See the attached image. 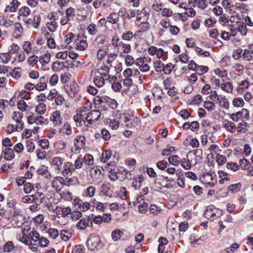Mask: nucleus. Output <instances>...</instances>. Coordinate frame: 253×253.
Masks as SVG:
<instances>
[{
    "label": "nucleus",
    "mask_w": 253,
    "mask_h": 253,
    "mask_svg": "<svg viewBox=\"0 0 253 253\" xmlns=\"http://www.w3.org/2000/svg\"><path fill=\"white\" fill-rule=\"evenodd\" d=\"M86 115V116L85 119L87 120L88 122L90 123L91 121L97 120L100 118V113L98 110H93Z\"/></svg>",
    "instance_id": "nucleus-1"
},
{
    "label": "nucleus",
    "mask_w": 253,
    "mask_h": 253,
    "mask_svg": "<svg viewBox=\"0 0 253 253\" xmlns=\"http://www.w3.org/2000/svg\"><path fill=\"white\" fill-rule=\"evenodd\" d=\"M13 220L14 221L15 224L18 227H21L24 223L25 222V217L19 213L13 215Z\"/></svg>",
    "instance_id": "nucleus-2"
},
{
    "label": "nucleus",
    "mask_w": 253,
    "mask_h": 253,
    "mask_svg": "<svg viewBox=\"0 0 253 253\" xmlns=\"http://www.w3.org/2000/svg\"><path fill=\"white\" fill-rule=\"evenodd\" d=\"M87 221H90V226H92L93 221L95 223L99 224L102 222V219H101V216H94L93 214H92L90 216H89L87 218Z\"/></svg>",
    "instance_id": "nucleus-3"
},
{
    "label": "nucleus",
    "mask_w": 253,
    "mask_h": 253,
    "mask_svg": "<svg viewBox=\"0 0 253 253\" xmlns=\"http://www.w3.org/2000/svg\"><path fill=\"white\" fill-rule=\"evenodd\" d=\"M90 221H87V219H82L77 224L78 229L81 230H84L87 226H89Z\"/></svg>",
    "instance_id": "nucleus-4"
},
{
    "label": "nucleus",
    "mask_w": 253,
    "mask_h": 253,
    "mask_svg": "<svg viewBox=\"0 0 253 253\" xmlns=\"http://www.w3.org/2000/svg\"><path fill=\"white\" fill-rule=\"evenodd\" d=\"M38 200V198L36 195H27L22 198V202L24 203H30L33 202H36Z\"/></svg>",
    "instance_id": "nucleus-5"
},
{
    "label": "nucleus",
    "mask_w": 253,
    "mask_h": 253,
    "mask_svg": "<svg viewBox=\"0 0 253 253\" xmlns=\"http://www.w3.org/2000/svg\"><path fill=\"white\" fill-rule=\"evenodd\" d=\"M112 153L110 150H105L102 154L101 158V161L103 163H106L109 159L111 157Z\"/></svg>",
    "instance_id": "nucleus-6"
},
{
    "label": "nucleus",
    "mask_w": 253,
    "mask_h": 253,
    "mask_svg": "<svg viewBox=\"0 0 253 253\" xmlns=\"http://www.w3.org/2000/svg\"><path fill=\"white\" fill-rule=\"evenodd\" d=\"M220 85L221 88L225 91L231 92L232 91L233 87L231 84L229 82L222 83Z\"/></svg>",
    "instance_id": "nucleus-7"
},
{
    "label": "nucleus",
    "mask_w": 253,
    "mask_h": 253,
    "mask_svg": "<svg viewBox=\"0 0 253 253\" xmlns=\"http://www.w3.org/2000/svg\"><path fill=\"white\" fill-rule=\"evenodd\" d=\"M107 20L112 24L116 23L119 21V16L117 13H112L108 17Z\"/></svg>",
    "instance_id": "nucleus-8"
},
{
    "label": "nucleus",
    "mask_w": 253,
    "mask_h": 253,
    "mask_svg": "<svg viewBox=\"0 0 253 253\" xmlns=\"http://www.w3.org/2000/svg\"><path fill=\"white\" fill-rule=\"evenodd\" d=\"M90 172L92 177H95V176H97L100 178V177L102 176L101 171L97 168H92L90 169Z\"/></svg>",
    "instance_id": "nucleus-9"
},
{
    "label": "nucleus",
    "mask_w": 253,
    "mask_h": 253,
    "mask_svg": "<svg viewBox=\"0 0 253 253\" xmlns=\"http://www.w3.org/2000/svg\"><path fill=\"white\" fill-rule=\"evenodd\" d=\"M17 112H15L13 113V118L14 120H15L17 122H18L19 124H20V126H19L18 125L16 126V130H18V129H20V130H22L23 128V123L21 124V121L20 120L19 118H18V115L17 114Z\"/></svg>",
    "instance_id": "nucleus-10"
},
{
    "label": "nucleus",
    "mask_w": 253,
    "mask_h": 253,
    "mask_svg": "<svg viewBox=\"0 0 253 253\" xmlns=\"http://www.w3.org/2000/svg\"><path fill=\"white\" fill-rule=\"evenodd\" d=\"M123 234V232L119 229H116L112 233V239L114 241H117L121 238Z\"/></svg>",
    "instance_id": "nucleus-11"
},
{
    "label": "nucleus",
    "mask_w": 253,
    "mask_h": 253,
    "mask_svg": "<svg viewBox=\"0 0 253 253\" xmlns=\"http://www.w3.org/2000/svg\"><path fill=\"white\" fill-rule=\"evenodd\" d=\"M230 21L232 23H236L238 25H240L241 24V22L240 21L241 18L239 15H237L236 13H234L230 16Z\"/></svg>",
    "instance_id": "nucleus-12"
},
{
    "label": "nucleus",
    "mask_w": 253,
    "mask_h": 253,
    "mask_svg": "<svg viewBox=\"0 0 253 253\" xmlns=\"http://www.w3.org/2000/svg\"><path fill=\"white\" fill-rule=\"evenodd\" d=\"M24 190L26 193H30L32 191H35L34 186L31 183H26L24 184Z\"/></svg>",
    "instance_id": "nucleus-13"
},
{
    "label": "nucleus",
    "mask_w": 253,
    "mask_h": 253,
    "mask_svg": "<svg viewBox=\"0 0 253 253\" xmlns=\"http://www.w3.org/2000/svg\"><path fill=\"white\" fill-rule=\"evenodd\" d=\"M82 161L87 165H90L93 163V157L89 154H86L82 159Z\"/></svg>",
    "instance_id": "nucleus-14"
},
{
    "label": "nucleus",
    "mask_w": 253,
    "mask_h": 253,
    "mask_svg": "<svg viewBox=\"0 0 253 253\" xmlns=\"http://www.w3.org/2000/svg\"><path fill=\"white\" fill-rule=\"evenodd\" d=\"M94 82L96 86L101 87L104 84V80L102 77L98 76L94 78Z\"/></svg>",
    "instance_id": "nucleus-15"
},
{
    "label": "nucleus",
    "mask_w": 253,
    "mask_h": 253,
    "mask_svg": "<svg viewBox=\"0 0 253 253\" xmlns=\"http://www.w3.org/2000/svg\"><path fill=\"white\" fill-rule=\"evenodd\" d=\"M179 158L177 155H174L170 156L169 158L168 161L169 163L174 165L177 166L178 165V161Z\"/></svg>",
    "instance_id": "nucleus-16"
},
{
    "label": "nucleus",
    "mask_w": 253,
    "mask_h": 253,
    "mask_svg": "<svg viewBox=\"0 0 253 253\" xmlns=\"http://www.w3.org/2000/svg\"><path fill=\"white\" fill-rule=\"evenodd\" d=\"M109 188L105 184H103L101 187V192L105 195L111 197L112 194L110 193Z\"/></svg>",
    "instance_id": "nucleus-17"
},
{
    "label": "nucleus",
    "mask_w": 253,
    "mask_h": 253,
    "mask_svg": "<svg viewBox=\"0 0 253 253\" xmlns=\"http://www.w3.org/2000/svg\"><path fill=\"white\" fill-rule=\"evenodd\" d=\"M216 159L217 163L220 165H222L225 164L226 162V159L225 157L220 154H217L216 155Z\"/></svg>",
    "instance_id": "nucleus-18"
},
{
    "label": "nucleus",
    "mask_w": 253,
    "mask_h": 253,
    "mask_svg": "<svg viewBox=\"0 0 253 253\" xmlns=\"http://www.w3.org/2000/svg\"><path fill=\"white\" fill-rule=\"evenodd\" d=\"M45 110V105L43 103H41L36 107V111L40 114H44Z\"/></svg>",
    "instance_id": "nucleus-19"
},
{
    "label": "nucleus",
    "mask_w": 253,
    "mask_h": 253,
    "mask_svg": "<svg viewBox=\"0 0 253 253\" xmlns=\"http://www.w3.org/2000/svg\"><path fill=\"white\" fill-rule=\"evenodd\" d=\"M225 128L230 131V132H233L235 130V125L232 122H228L224 125Z\"/></svg>",
    "instance_id": "nucleus-20"
},
{
    "label": "nucleus",
    "mask_w": 253,
    "mask_h": 253,
    "mask_svg": "<svg viewBox=\"0 0 253 253\" xmlns=\"http://www.w3.org/2000/svg\"><path fill=\"white\" fill-rule=\"evenodd\" d=\"M28 106L24 101L21 100L18 102V108L21 111H25L27 109Z\"/></svg>",
    "instance_id": "nucleus-21"
},
{
    "label": "nucleus",
    "mask_w": 253,
    "mask_h": 253,
    "mask_svg": "<svg viewBox=\"0 0 253 253\" xmlns=\"http://www.w3.org/2000/svg\"><path fill=\"white\" fill-rule=\"evenodd\" d=\"M20 240L26 245H32V241L29 240L28 236L26 234L23 235L22 237L20 238Z\"/></svg>",
    "instance_id": "nucleus-22"
},
{
    "label": "nucleus",
    "mask_w": 253,
    "mask_h": 253,
    "mask_svg": "<svg viewBox=\"0 0 253 253\" xmlns=\"http://www.w3.org/2000/svg\"><path fill=\"white\" fill-rule=\"evenodd\" d=\"M57 27L56 22L52 21L50 23H47V28L51 32H54Z\"/></svg>",
    "instance_id": "nucleus-23"
},
{
    "label": "nucleus",
    "mask_w": 253,
    "mask_h": 253,
    "mask_svg": "<svg viewBox=\"0 0 253 253\" xmlns=\"http://www.w3.org/2000/svg\"><path fill=\"white\" fill-rule=\"evenodd\" d=\"M30 9L28 7H23L19 10L20 15L27 16L30 14Z\"/></svg>",
    "instance_id": "nucleus-24"
},
{
    "label": "nucleus",
    "mask_w": 253,
    "mask_h": 253,
    "mask_svg": "<svg viewBox=\"0 0 253 253\" xmlns=\"http://www.w3.org/2000/svg\"><path fill=\"white\" fill-rule=\"evenodd\" d=\"M244 101L241 98L234 99L233 101V104L234 106L241 107L243 105Z\"/></svg>",
    "instance_id": "nucleus-25"
},
{
    "label": "nucleus",
    "mask_w": 253,
    "mask_h": 253,
    "mask_svg": "<svg viewBox=\"0 0 253 253\" xmlns=\"http://www.w3.org/2000/svg\"><path fill=\"white\" fill-rule=\"evenodd\" d=\"M208 5V1L206 0H198V6L202 9H205Z\"/></svg>",
    "instance_id": "nucleus-26"
},
{
    "label": "nucleus",
    "mask_w": 253,
    "mask_h": 253,
    "mask_svg": "<svg viewBox=\"0 0 253 253\" xmlns=\"http://www.w3.org/2000/svg\"><path fill=\"white\" fill-rule=\"evenodd\" d=\"M32 240L34 242H38L40 240V235L36 231H31Z\"/></svg>",
    "instance_id": "nucleus-27"
},
{
    "label": "nucleus",
    "mask_w": 253,
    "mask_h": 253,
    "mask_svg": "<svg viewBox=\"0 0 253 253\" xmlns=\"http://www.w3.org/2000/svg\"><path fill=\"white\" fill-rule=\"evenodd\" d=\"M204 107L209 110H212L214 108V103L211 101H206L204 103Z\"/></svg>",
    "instance_id": "nucleus-28"
},
{
    "label": "nucleus",
    "mask_w": 253,
    "mask_h": 253,
    "mask_svg": "<svg viewBox=\"0 0 253 253\" xmlns=\"http://www.w3.org/2000/svg\"><path fill=\"white\" fill-rule=\"evenodd\" d=\"M164 66V64L161 61L159 60L154 63V67L157 71H161L162 70V67Z\"/></svg>",
    "instance_id": "nucleus-29"
},
{
    "label": "nucleus",
    "mask_w": 253,
    "mask_h": 253,
    "mask_svg": "<svg viewBox=\"0 0 253 253\" xmlns=\"http://www.w3.org/2000/svg\"><path fill=\"white\" fill-rule=\"evenodd\" d=\"M85 117L84 116V114L80 113V114H77L76 115L74 116V119L76 122H81V121H84Z\"/></svg>",
    "instance_id": "nucleus-30"
},
{
    "label": "nucleus",
    "mask_w": 253,
    "mask_h": 253,
    "mask_svg": "<svg viewBox=\"0 0 253 253\" xmlns=\"http://www.w3.org/2000/svg\"><path fill=\"white\" fill-rule=\"evenodd\" d=\"M58 77L56 74H53L50 78L49 82L52 85H55L58 82Z\"/></svg>",
    "instance_id": "nucleus-31"
},
{
    "label": "nucleus",
    "mask_w": 253,
    "mask_h": 253,
    "mask_svg": "<svg viewBox=\"0 0 253 253\" xmlns=\"http://www.w3.org/2000/svg\"><path fill=\"white\" fill-rule=\"evenodd\" d=\"M52 163L53 165L59 167L63 164V159L60 157L54 158L52 160Z\"/></svg>",
    "instance_id": "nucleus-32"
},
{
    "label": "nucleus",
    "mask_w": 253,
    "mask_h": 253,
    "mask_svg": "<svg viewBox=\"0 0 253 253\" xmlns=\"http://www.w3.org/2000/svg\"><path fill=\"white\" fill-rule=\"evenodd\" d=\"M13 248V243L11 242H7L3 247L4 252H10Z\"/></svg>",
    "instance_id": "nucleus-33"
},
{
    "label": "nucleus",
    "mask_w": 253,
    "mask_h": 253,
    "mask_svg": "<svg viewBox=\"0 0 253 253\" xmlns=\"http://www.w3.org/2000/svg\"><path fill=\"white\" fill-rule=\"evenodd\" d=\"M49 235L53 239H55L58 235L57 230L50 228L48 230Z\"/></svg>",
    "instance_id": "nucleus-34"
},
{
    "label": "nucleus",
    "mask_w": 253,
    "mask_h": 253,
    "mask_svg": "<svg viewBox=\"0 0 253 253\" xmlns=\"http://www.w3.org/2000/svg\"><path fill=\"white\" fill-rule=\"evenodd\" d=\"M35 87L38 90H43L46 88V84L44 83H40L35 85Z\"/></svg>",
    "instance_id": "nucleus-35"
},
{
    "label": "nucleus",
    "mask_w": 253,
    "mask_h": 253,
    "mask_svg": "<svg viewBox=\"0 0 253 253\" xmlns=\"http://www.w3.org/2000/svg\"><path fill=\"white\" fill-rule=\"evenodd\" d=\"M243 113V112H238L235 114H233L231 115V119L233 121L237 122L238 119L242 116Z\"/></svg>",
    "instance_id": "nucleus-36"
},
{
    "label": "nucleus",
    "mask_w": 253,
    "mask_h": 253,
    "mask_svg": "<svg viewBox=\"0 0 253 253\" xmlns=\"http://www.w3.org/2000/svg\"><path fill=\"white\" fill-rule=\"evenodd\" d=\"M37 58H38V57L35 56L34 55L31 56L29 58V59L28 60V62L29 64H31V65L35 64L38 62V60L37 59Z\"/></svg>",
    "instance_id": "nucleus-37"
},
{
    "label": "nucleus",
    "mask_w": 253,
    "mask_h": 253,
    "mask_svg": "<svg viewBox=\"0 0 253 253\" xmlns=\"http://www.w3.org/2000/svg\"><path fill=\"white\" fill-rule=\"evenodd\" d=\"M68 56V53L66 51L59 52L57 53L56 57L62 59H66Z\"/></svg>",
    "instance_id": "nucleus-38"
},
{
    "label": "nucleus",
    "mask_w": 253,
    "mask_h": 253,
    "mask_svg": "<svg viewBox=\"0 0 253 253\" xmlns=\"http://www.w3.org/2000/svg\"><path fill=\"white\" fill-rule=\"evenodd\" d=\"M48 241L43 237L41 238L39 241H38V244H39L42 247L46 246L48 244Z\"/></svg>",
    "instance_id": "nucleus-39"
},
{
    "label": "nucleus",
    "mask_w": 253,
    "mask_h": 253,
    "mask_svg": "<svg viewBox=\"0 0 253 253\" xmlns=\"http://www.w3.org/2000/svg\"><path fill=\"white\" fill-rule=\"evenodd\" d=\"M241 187V184L238 183L235 185H231L229 187V191L233 192L234 191H238Z\"/></svg>",
    "instance_id": "nucleus-40"
},
{
    "label": "nucleus",
    "mask_w": 253,
    "mask_h": 253,
    "mask_svg": "<svg viewBox=\"0 0 253 253\" xmlns=\"http://www.w3.org/2000/svg\"><path fill=\"white\" fill-rule=\"evenodd\" d=\"M119 125V121L113 120V121H111L110 126H111V127L113 129H117L118 128Z\"/></svg>",
    "instance_id": "nucleus-41"
},
{
    "label": "nucleus",
    "mask_w": 253,
    "mask_h": 253,
    "mask_svg": "<svg viewBox=\"0 0 253 253\" xmlns=\"http://www.w3.org/2000/svg\"><path fill=\"white\" fill-rule=\"evenodd\" d=\"M244 58L247 59L248 61H250L253 59V56L250 53L248 50H245L243 54Z\"/></svg>",
    "instance_id": "nucleus-42"
},
{
    "label": "nucleus",
    "mask_w": 253,
    "mask_h": 253,
    "mask_svg": "<svg viewBox=\"0 0 253 253\" xmlns=\"http://www.w3.org/2000/svg\"><path fill=\"white\" fill-rule=\"evenodd\" d=\"M40 59L42 60L43 63L47 64L50 61V55L48 54H45L43 57L41 56Z\"/></svg>",
    "instance_id": "nucleus-43"
},
{
    "label": "nucleus",
    "mask_w": 253,
    "mask_h": 253,
    "mask_svg": "<svg viewBox=\"0 0 253 253\" xmlns=\"http://www.w3.org/2000/svg\"><path fill=\"white\" fill-rule=\"evenodd\" d=\"M147 204L144 203L142 205H139L138 207L139 211L142 213H144L146 212V208Z\"/></svg>",
    "instance_id": "nucleus-44"
},
{
    "label": "nucleus",
    "mask_w": 253,
    "mask_h": 253,
    "mask_svg": "<svg viewBox=\"0 0 253 253\" xmlns=\"http://www.w3.org/2000/svg\"><path fill=\"white\" fill-rule=\"evenodd\" d=\"M167 162L162 161L157 163V167L161 169H164L167 166Z\"/></svg>",
    "instance_id": "nucleus-45"
},
{
    "label": "nucleus",
    "mask_w": 253,
    "mask_h": 253,
    "mask_svg": "<svg viewBox=\"0 0 253 253\" xmlns=\"http://www.w3.org/2000/svg\"><path fill=\"white\" fill-rule=\"evenodd\" d=\"M172 12L169 9L164 8L162 11V14L164 16H170L172 15Z\"/></svg>",
    "instance_id": "nucleus-46"
},
{
    "label": "nucleus",
    "mask_w": 253,
    "mask_h": 253,
    "mask_svg": "<svg viewBox=\"0 0 253 253\" xmlns=\"http://www.w3.org/2000/svg\"><path fill=\"white\" fill-rule=\"evenodd\" d=\"M82 216V213L80 211H76L73 213L72 218L73 220H77Z\"/></svg>",
    "instance_id": "nucleus-47"
},
{
    "label": "nucleus",
    "mask_w": 253,
    "mask_h": 253,
    "mask_svg": "<svg viewBox=\"0 0 253 253\" xmlns=\"http://www.w3.org/2000/svg\"><path fill=\"white\" fill-rule=\"evenodd\" d=\"M196 70L199 71L200 72V74H203V73L207 72L208 68L205 66H198Z\"/></svg>",
    "instance_id": "nucleus-48"
},
{
    "label": "nucleus",
    "mask_w": 253,
    "mask_h": 253,
    "mask_svg": "<svg viewBox=\"0 0 253 253\" xmlns=\"http://www.w3.org/2000/svg\"><path fill=\"white\" fill-rule=\"evenodd\" d=\"M40 145L43 148H47L49 146L48 140L43 139L40 141Z\"/></svg>",
    "instance_id": "nucleus-49"
},
{
    "label": "nucleus",
    "mask_w": 253,
    "mask_h": 253,
    "mask_svg": "<svg viewBox=\"0 0 253 253\" xmlns=\"http://www.w3.org/2000/svg\"><path fill=\"white\" fill-rule=\"evenodd\" d=\"M213 12L216 15H219L222 13V9L220 6H217L213 9Z\"/></svg>",
    "instance_id": "nucleus-50"
},
{
    "label": "nucleus",
    "mask_w": 253,
    "mask_h": 253,
    "mask_svg": "<svg viewBox=\"0 0 253 253\" xmlns=\"http://www.w3.org/2000/svg\"><path fill=\"white\" fill-rule=\"evenodd\" d=\"M174 149L173 147H171L169 149H165L162 152V155L164 156L169 155L172 151H174Z\"/></svg>",
    "instance_id": "nucleus-51"
},
{
    "label": "nucleus",
    "mask_w": 253,
    "mask_h": 253,
    "mask_svg": "<svg viewBox=\"0 0 253 253\" xmlns=\"http://www.w3.org/2000/svg\"><path fill=\"white\" fill-rule=\"evenodd\" d=\"M140 69L144 72L148 71L149 70V66L147 64L143 62L142 64L140 65Z\"/></svg>",
    "instance_id": "nucleus-52"
},
{
    "label": "nucleus",
    "mask_w": 253,
    "mask_h": 253,
    "mask_svg": "<svg viewBox=\"0 0 253 253\" xmlns=\"http://www.w3.org/2000/svg\"><path fill=\"white\" fill-rule=\"evenodd\" d=\"M188 228V223L187 222L181 223L179 224V230L185 231Z\"/></svg>",
    "instance_id": "nucleus-53"
},
{
    "label": "nucleus",
    "mask_w": 253,
    "mask_h": 253,
    "mask_svg": "<svg viewBox=\"0 0 253 253\" xmlns=\"http://www.w3.org/2000/svg\"><path fill=\"white\" fill-rule=\"evenodd\" d=\"M226 167L228 169H231L234 171L238 169V166L235 164H229L227 163L226 165Z\"/></svg>",
    "instance_id": "nucleus-54"
},
{
    "label": "nucleus",
    "mask_w": 253,
    "mask_h": 253,
    "mask_svg": "<svg viewBox=\"0 0 253 253\" xmlns=\"http://www.w3.org/2000/svg\"><path fill=\"white\" fill-rule=\"evenodd\" d=\"M45 121H46V120H45L42 116H39L37 117L36 118L35 120V123L38 125L39 123L41 124H43L45 123Z\"/></svg>",
    "instance_id": "nucleus-55"
},
{
    "label": "nucleus",
    "mask_w": 253,
    "mask_h": 253,
    "mask_svg": "<svg viewBox=\"0 0 253 253\" xmlns=\"http://www.w3.org/2000/svg\"><path fill=\"white\" fill-rule=\"evenodd\" d=\"M47 44L48 46L51 48H53L55 47V43L54 40L51 38H49L47 40Z\"/></svg>",
    "instance_id": "nucleus-56"
},
{
    "label": "nucleus",
    "mask_w": 253,
    "mask_h": 253,
    "mask_svg": "<svg viewBox=\"0 0 253 253\" xmlns=\"http://www.w3.org/2000/svg\"><path fill=\"white\" fill-rule=\"evenodd\" d=\"M123 38L126 40H129L132 37V34L130 32H127L126 33H124L122 36Z\"/></svg>",
    "instance_id": "nucleus-57"
},
{
    "label": "nucleus",
    "mask_w": 253,
    "mask_h": 253,
    "mask_svg": "<svg viewBox=\"0 0 253 253\" xmlns=\"http://www.w3.org/2000/svg\"><path fill=\"white\" fill-rule=\"evenodd\" d=\"M189 144L194 148L198 147L199 145L198 141L196 139H191Z\"/></svg>",
    "instance_id": "nucleus-58"
},
{
    "label": "nucleus",
    "mask_w": 253,
    "mask_h": 253,
    "mask_svg": "<svg viewBox=\"0 0 253 253\" xmlns=\"http://www.w3.org/2000/svg\"><path fill=\"white\" fill-rule=\"evenodd\" d=\"M87 91L88 92L90 93V94H92V95H95L97 92V89L94 88V87L93 86H88L87 87Z\"/></svg>",
    "instance_id": "nucleus-59"
},
{
    "label": "nucleus",
    "mask_w": 253,
    "mask_h": 253,
    "mask_svg": "<svg viewBox=\"0 0 253 253\" xmlns=\"http://www.w3.org/2000/svg\"><path fill=\"white\" fill-rule=\"evenodd\" d=\"M210 35L212 38H216L219 35V34L216 29H213L210 31Z\"/></svg>",
    "instance_id": "nucleus-60"
},
{
    "label": "nucleus",
    "mask_w": 253,
    "mask_h": 253,
    "mask_svg": "<svg viewBox=\"0 0 253 253\" xmlns=\"http://www.w3.org/2000/svg\"><path fill=\"white\" fill-rule=\"evenodd\" d=\"M29 76L33 79H37L39 76V74L37 71H32L29 73Z\"/></svg>",
    "instance_id": "nucleus-61"
},
{
    "label": "nucleus",
    "mask_w": 253,
    "mask_h": 253,
    "mask_svg": "<svg viewBox=\"0 0 253 253\" xmlns=\"http://www.w3.org/2000/svg\"><path fill=\"white\" fill-rule=\"evenodd\" d=\"M102 134L103 138L106 140L109 139L110 138L109 132L106 129L102 130Z\"/></svg>",
    "instance_id": "nucleus-62"
},
{
    "label": "nucleus",
    "mask_w": 253,
    "mask_h": 253,
    "mask_svg": "<svg viewBox=\"0 0 253 253\" xmlns=\"http://www.w3.org/2000/svg\"><path fill=\"white\" fill-rule=\"evenodd\" d=\"M196 13L194 10L192 9H187V11L185 12V14L187 16L193 17L195 15Z\"/></svg>",
    "instance_id": "nucleus-63"
},
{
    "label": "nucleus",
    "mask_w": 253,
    "mask_h": 253,
    "mask_svg": "<svg viewBox=\"0 0 253 253\" xmlns=\"http://www.w3.org/2000/svg\"><path fill=\"white\" fill-rule=\"evenodd\" d=\"M105 54V51L104 50L99 49L98 51V53H97L98 58L100 60L102 59L103 58Z\"/></svg>",
    "instance_id": "nucleus-64"
}]
</instances>
